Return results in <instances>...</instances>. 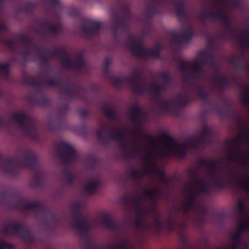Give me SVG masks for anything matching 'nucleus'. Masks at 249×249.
Instances as JSON below:
<instances>
[{"instance_id": "47", "label": "nucleus", "mask_w": 249, "mask_h": 249, "mask_svg": "<svg viewBox=\"0 0 249 249\" xmlns=\"http://www.w3.org/2000/svg\"><path fill=\"white\" fill-rule=\"evenodd\" d=\"M5 242L0 241V249H4Z\"/></svg>"}, {"instance_id": "19", "label": "nucleus", "mask_w": 249, "mask_h": 249, "mask_svg": "<svg viewBox=\"0 0 249 249\" xmlns=\"http://www.w3.org/2000/svg\"><path fill=\"white\" fill-rule=\"evenodd\" d=\"M224 171L227 174V178L230 183L238 182V177L231 167L229 166L224 169Z\"/></svg>"}, {"instance_id": "48", "label": "nucleus", "mask_w": 249, "mask_h": 249, "mask_svg": "<svg viewBox=\"0 0 249 249\" xmlns=\"http://www.w3.org/2000/svg\"><path fill=\"white\" fill-rule=\"evenodd\" d=\"M195 65H197L198 64H199V63H201V61H200L198 59H197L195 61Z\"/></svg>"}, {"instance_id": "27", "label": "nucleus", "mask_w": 249, "mask_h": 249, "mask_svg": "<svg viewBox=\"0 0 249 249\" xmlns=\"http://www.w3.org/2000/svg\"><path fill=\"white\" fill-rule=\"evenodd\" d=\"M95 133L99 138H106L110 135V134L108 133L107 128L106 126H103L98 128L95 131Z\"/></svg>"}, {"instance_id": "38", "label": "nucleus", "mask_w": 249, "mask_h": 249, "mask_svg": "<svg viewBox=\"0 0 249 249\" xmlns=\"http://www.w3.org/2000/svg\"><path fill=\"white\" fill-rule=\"evenodd\" d=\"M135 226L137 229H140L143 226V219L141 217H137L134 223Z\"/></svg>"}, {"instance_id": "7", "label": "nucleus", "mask_w": 249, "mask_h": 249, "mask_svg": "<svg viewBox=\"0 0 249 249\" xmlns=\"http://www.w3.org/2000/svg\"><path fill=\"white\" fill-rule=\"evenodd\" d=\"M243 231L238 227L235 234L231 236L232 244L230 246L222 247L220 249H249V243L243 238Z\"/></svg>"}, {"instance_id": "33", "label": "nucleus", "mask_w": 249, "mask_h": 249, "mask_svg": "<svg viewBox=\"0 0 249 249\" xmlns=\"http://www.w3.org/2000/svg\"><path fill=\"white\" fill-rule=\"evenodd\" d=\"M143 194L144 196L149 197L152 201H154L155 196L154 190H145L143 191Z\"/></svg>"}, {"instance_id": "49", "label": "nucleus", "mask_w": 249, "mask_h": 249, "mask_svg": "<svg viewBox=\"0 0 249 249\" xmlns=\"http://www.w3.org/2000/svg\"><path fill=\"white\" fill-rule=\"evenodd\" d=\"M52 216H53V218H54L55 219H57V217H56V215H55V214H52Z\"/></svg>"}, {"instance_id": "32", "label": "nucleus", "mask_w": 249, "mask_h": 249, "mask_svg": "<svg viewBox=\"0 0 249 249\" xmlns=\"http://www.w3.org/2000/svg\"><path fill=\"white\" fill-rule=\"evenodd\" d=\"M237 208L238 211L243 214H245L246 211V207L242 201H239L237 203Z\"/></svg>"}, {"instance_id": "12", "label": "nucleus", "mask_w": 249, "mask_h": 249, "mask_svg": "<svg viewBox=\"0 0 249 249\" xmlns=\"http://www.w3.org/2000/svg\"><path fill=\"white\" fill-rule=\"evenodd\" d=\"M102 224L108 229L112 230L115 232H118L120 229V227L118 223L113 220L112 217L107 214H106L102 220Z\"/></svg>"}, {"instance_id": "5", "label": "nucleus", "mask_w": 249, "mask_h": 249, "mask_svg": "<svg viewBox=\"0 0 249 249\" xmlns=\"http://www.w3.org/2000/svg\"><path fill=\"white\" fill-rule=\"evenodd\" d=\"M14 207L15 208H20L22 210H33L37 214L44 213L46 210V207L40 202L30 203L28 200L22 198L19 199Z\"/></svg>"}, {"instance_id": "46", "label": "nucleus", "mask_w": 249, "mask_h": 249, "mask_svg": "<svg viewBox=\"0 0 249 249\" xmlns=\"http://www.w3.org/2000/svg\"><path fill=\"white\" fill-rule=\"evenodd\" d=\"M112 80L113 83L115 85L118 84L119 83V82L121 81V79L117 77H112Z\"/></svg>"}, {"instance_id": "29", "label": "nucleus", "mask_w": 249, "mask_h": 249, "mask_svg": "<svg viewBox=\"0 0 249 249\" xmlns=\"http://www.w3.org/2000/svg\"><path fill=\"white\" fill-rule=\"evenodd\" d=\"M128 243L126 241H120L116 245H111V249H127Z\"/></svg>"}, {"instance_id": "28", "label": "nucleus", "mask_w": 249, "mask_h": 249, "mask_svg": "<svg viewBox=\"0 0 249 249\" xmlns=\"http://www.w3.org/2000/svg\"><path fill=\"white\" fill-rule=\"evenodd\" d=\"M235 140H249V130H239Z\"/></svg>"}, {"instance_id": "45", "label": "nucleus", "mask_w": 249, "mask_h": 249, "mask_svg": "<svg viewBox=\"0 0 249 249\" xmlns=\"http://www.w3.org/2000/svg\"><path fill=\"white\" fill-rule=\"evenodd\" d=\"M5 248L6 249H14V247L12 245H11L8 243L5 242V245H4V249Z\"/></svg>"}, {"instance_id": "53", "label": "nucleus", "mask_w": 249, "mask_h": 249, "mask_svg": "<svg viewBox=\"0 0 249 249\" xmlns=\"http://www.w3.org/2000/svg\"><path fill=\"white\" fill-rule=\"evenodd\" d=\"M187 142H192V141H187Z\"/></svg>"}, {"instance_id": "31", "label": "nucleus", "mask_w": 249, "mask_h": 249, "mask_svg": "<svg viewBox=\"0 0 249 249\" xmlns=\"http://www.w3.org/2000/svg\"><path fill=\"white\" fill-rule=\"evenodd\" d=\"M199 192L200 194H209L212 192V190L206 185L205 181L200 185Z\"/></svg>"}, {"instance_id": "42", "label": "nucleus", "mask_w": 249, "mask_h": 249, "mask_svg": "<svg viewBox=\"0 0 249 249\" xmlns=\"http://www.w3.org/2000/svg\"><path fill=\"white\" fill-rule=\"evenodd\" d=\"M239 227L243 231H249V223H248L245 221Z\"/></svg>"}, {"instance_id": "2", "label": "nucleus", "mask_w": 249, "mask_h": 249, "mask_svg": "<svg viewBox=\"0 0 249 249\" xmlns=\"http://www.w3.org/2000/svg\"><path fill=\"white\" fill-rule=\"evenodd\" d=\"M117 142H119L120 147L125 158L127 159L136 158L141 155L142 150L139 146L131 148L127 144L128 141ZM150 142H157V141ZM163 142H165L164 146L159 149L157 151V154L159 157L166 158L172 155L178 158L183 159L186 157L187 154L186 148L183 145L177 144V142L178 141Z\"/></svg>"}, {"instance_id": "44", "label": "nucleus", "mask_w": 249, "mask_h": 249, "mask_svg": "<svg viewBox=\"0 0 249 249\" xmlns=\"http://www.w3.org/2000/svg\"><path fill=\"white\" fill-rule=\"evenodd\" d=\"M167 226L169 229L171 231L173 230L174 228V224L173 220L170 218L167 221Z\"/></svg>"}, {"instance_id": "26", "label": "nucleus", "mask_w": 249, "mask_h": 249, "mask_svg": "<svg viewBox=\"0 0 249 249\" xmlns=\"http://www.w3.org/2000/svg\"><path fill=\"white\" fill-rule=\"evenodd\" d=\"M86 162L91 169H94L97 164V159L92 155H88L86 158Z\"/></svg>"}, {"instance_id": "22", "label": "nucleus", "mask_w": 249, "mask_h": 249, "mask_svg": "<svg viewBox=\"0 0 249 249\" xmlns=\"http://www.w3.org/2000/svg\"><path fill=\"white\" fill-rule=\"evenodd\" d=\"M241 101L249 106V86H244L241 92Z\"/></svg>"}, {"instance_id": "11", "label": "nucleus", "mask_w": 249, "mask_h": 249, "mask_svg": "<svg viewBox=\"0 0 249 249\" xmlns=\"http://www.w3.org/2000/svg\"><path fill=\"white\" fill-rule=\"evenodd\" d=\"M236 157V160L241 165H246L247 164V160L245 158V155L243 150L232 151L226 156V159L229 160H233Z\"/></svg>"}, {"instance_id": "23", "label": "nucleus", "mask_w": 249, "mask_h": 249, "mask_svg": "<svg viewBox=\"0 0 249 249\" xmlns=\"http://www.w3.org/2000/svg\"><path fill=\"white\" fill-rule=\"evenodd\" d=\"M147 171V168L142 172H141L138 169H133L130 171L129 173V175L130 177L132 178L134 180H136L141 178Z\"/></svg>"}, {"instance_id": "17", "label": "nucleus", "mask_w": 249, "mask_h": 249, "mask_svg": "<svg viewBox=\"0 0 249 249\" xmlns=\"http://www.w3.org/2000/svg\"><path fill=\"white\" fill-rule=\"evenodd\" d=\"M147 170L148 171L152 170L154 174L158 175L162 182L167 183V180L164 171L160 170L159 167H156L152 162H150L148 164Z\"/></svg>"}, {"instance_id": "34", "label": "nucleus", "mask_w": 249, "mask_h": 249, "mask_svg": "<svg viewBox=\"0 0 249 249\" xmlns=\"http://www.w3.org/2000/svg\"><path fill=\"white\" fill-rule=\"evenodd\" d=\"M154 226L155 228L159 232H160L161 231L162 226L159 216L155 218L154 222Z\"/></svg>"}, {"instance_id": "4", "label": "nucleus", "mask_w": 249, "mask_h": 249, "mask_svg": "<svg viewBox=\"0 0 249 249\" xmlns=\"http://www.w3.org/2000/svg\"><path fill=\"white\" fill-rule=\"evenodd\" d=\"M61 142L57 146L56 151L65 165H69L72 161H76L78 155L75 149L65 141Z\"/></svg>"}, {"instance_id": "43", "label": "nucleus", "mask_w": 249, "mask_h": 249, "mask_svg": "<svg viewBox=\"0 0 249 249\" xmlns=\"http://www.w3.org/2000/svg\"><path fill=\"white\" fill-rule=\"evenodd\" d=\"M151 151H146L143 155V158L146 160H150L151 158Z\"/></svg>"}, {"instance_id": "50", "label": "nucleus", "mask_w": 249, "mask_h": 249, "mask_svg": "<svg viewBox=\"0 0 249 249\" xmlns=\"http://www.w3.org/2000/svg\"><path fill=\"white\" fill-rule=\"evenodd\" d=\"M246 156L249 157V152L246 154Z\"/></svg>"}, {"instance_id": "51", "label": "nucleus", "mask_w": 249, "mask_h": 249, "mask_svg": "<svg viewBox=\"0 0 249 249\" xmlns=\"http://www.w3.org/2000/svg\"><path fill=\"white\" fill-rule=\"evenodd\" d=\"M149 54H150V55H154V53H152V52H149Z\"/></svg>"}, {"instance_id": "39", "label": "nucleus", "mask_w": 249, "mask_h": 249, "mask_svg": "<svg viewBox=\"0 0 249 249\" xmlns=\"http://www.w3.org/2000/svg\"><path fill=\"white\" fill-rule=\"evenodd\" d=\"M9 66L6 63L0 64V72H7L9 71Z\"/></svg>"}, {"instance_id": "36", "label": "nucleus", "mask_w": 249, "mask_h": 249, "mask_svg": "<svg viewBox=\"0 0 249 249\" xmlns=\"http://www.w3.org/2000/svg\"><path fill=\"white\" fill-rule=\"evenodd\" d=\"M66 178L69 183H71L74 180V177L71 172L67 170L66 171Z\"/></svg>"}, {"instance_id": "20", "label": "nucleus", "mask_w": 249, "mask_h": 249, "mask_svg": "<svg viewBox=\"0 0 249 249\" xmlns=\"http://www.w3.org/2000/svg\"><path fill=\"white\" fill-rule=\"evenodd\" d=\"M26 114L23 111H18L13 113L10 116L12 121L22 123L26 118Z\"/></svg>"}, {"instance_id": "6", "label": "nucleus", "mask_w": 249, "mask_h": 249, "mask_svg": "<svg viewBox=\"0 0 249 249\" xmlns=\"http://www.w3.org/2000/svg\"><path fill=\"white\" fill-rule=\"evenodd\" d=\"M222 163V161L219 160H214L210 164L212 167V170L209 174V177L211 179L213 186L217 189H222L225 187V183L223 178L219 176H217L216 171L218 166Z\"/></svg>"}, {"instance_id": "41", "label": "nucleus", "mask_w": 249, "mask_h": 249, "mask_svg": "<svg viewBox=\"0 0 249 249\" xmlns=\"http://www.w3.org/2000/svg\"><path fill=\"white\" fill-rule=\"evenodd\" d=\"M154 191H155L154 199L156 197L159 198L160 197H161L162 196L163 194L161 192L160 187H158V188L154 189Z\"/></svg>"}, {"instance_id": "1", "label": "nucleus", "mask_w": 249, "mask_h": 249, "mask_svg": "<svg viewBox=\"0 0 249 249\" xmlns=\"http://www.w3.org/2000/svg\"><path fill=\"white\" fill-rule=\"evenodd\" d=\"M22 161L14 156L5 159L0 154V163L2 164L5 173L15 176L24 167L29 169L33 173L32 183L34 186H42L46 181V176L38 166V162L35 152L31 150L24 151L22 154Z\"/></svg>"}, {"instance_id": "30", "label": "nucleus", "mask_w": 249, "mask_h": 249, "mask_svg": "<svg viewBox=\"0 0 249 249\" xmlns=\"http://www.w3.org/2000/svg\"><path fill=\"white\" fill-rule=\"evenodd\" d=\"M142 117V112L140 108H136L133 111L131 118V120L134 122L136 123V120L137 119H140Z\"/></svg>"}, {"instance_id": "8", "label": "nucleus", "mask_w": 249, "mask_h": 249, "mask_svg": "<svg viewBox=\"0 0 249 249\" xmlns=\"http://www.w3.org/2000/svg\"><path fill=\"white\" fill-rule=\"evenodd\" d=\"M115 136L118 138H124L126 136H132V138L140 140H153L154 137L152 133L143 130H139L134 132H126L124 129L118 130Z\"/></svg>"}, {"instance_id": "9", "label": "nucleus", "mask_w": 249, "mask_h": 249, "mask_svg": "<svg viewBox=\"0 0 249 249\" xmlns=\"http://www.w3.org/2000/svg\"><path fill=\"white\" fill-rule=\"evenodd\" d=\"M188 187L190 190V194L187 198V203L184 204L182 206L184 213H188L192 208H196L199 205L196 201V197L193 193V185L191 184H189Z\"/></svg>"}, {"instance_id": "18", "label": "nucleus", "mask_w": 249, "mask_h": 249, "mask_svg": "<svg viewBox=\"0 0 249 249\" xmlns=\"http://www.w3.org/2000/svg\"><path fill=\"white\" fill-rule=\"evenodd\" d=\"M100 181L98 179L91 180L85 185L84 190L88 194H95L100 185Z\"/></svg>"}, {"instance_id": "21", "label": "nucleus", "mask_w": 249, "mask_h": 249, "mask_svg": "<svg viewBox=\"0 0 249 249\" xmlns=\"http://www.w3.org/2000/svg\"><path fill=\"white\" fill-rule=\"evenodd\" d=\"M188 174L191 180L194 181L196 184L200 186L201 184H202L203 183L205 182L204 180L198 177V172L197 170L193 171L190 170L188 171Z\"/></svg>"}, {"instance_id": "25", "label": "nucleus", "mask_w": 249, "mask_h": 249, "mask_svg": "<svg viewBox=\"0 0 249 249\" xmlns=\"http://www.w3.org/2000/svg\"><path fill=\"white\" fill-rule=\"evenodd\" d=\"M100 26V24L97 22H88L85 26L82 27L84 33L88 34L93 32Z\"/></svg>"}, {"instance_id": "3", "label": "nucleus", "mask_w": 249, "mask_h": 249, "mask_svg": "<svg viewBox=\"0 0 249 249\" xmlns=\"http://www.w3.org/2000/svg\"><path fill=\"white\" fill-rule=\"evenodd\" d=\"M2 232L5 235H18L24 241L29 242L32 240L31 233L23 223H17L13 220L4 224Z\"/></svg>"}, {"instance_id": "16", "label": "nucleus", "mask_w": 249, "mask_h": 249, "mask_svg": "<svg viewBox=\"0 0 249 249\" xmlns=\"http://www.w3.org/2000/svg\"><path fill=\"white\" fill-rule=\"evenodd\" d=\"M197 208V215L196 218V222L199 225L204 223L208 213V209L205 206L200 205L196 207Z\"/></svg>"}, {"instance_id": "15", "label": "nucleus", "mask_w": 249, "mask_h": 249, "mask_svg": "<svg viewBox=\"0 0 249 249\" xmlns=\"http://www.w3.org/2000/svg\"><path fill=\"white\" fill-rule=\"evenodd\" d=\"M179 106V103L178 100L175 99H171L164 102L162 105L164 109L169 111L172 114L175 113V110L178 108Z\"/></svg>"}, {"instance_id": "24", "label": "nucleus", "mask_w": 249, "mask_h": 249, "mask_svg": "<svg viewBox=\"0 0 249 249\" xmlns=\"http://www.w3.org/2000/svg\"><path fill=\"white\" fill-rule=\"evenodd\" d=\"M156 139L158 140H173L175 138L170 133L166 131H160L157 134Z\"/></svg>"}, {"instance_id": "14", "label": "nucleus", "mask_w": 249, "mask_h": 249, "mask_svg": "<svg viewBox=\"0 0 249 249\" xmlns=\"http://www.w3.org/2000/svg\"><path fill=\"white\" fill-rule=\"evenodd\" d=\"M126 47L130 52L137 55H141V52L144 51L140 43L136 39L130 40L127 44Z\"/></svg>"}, {"instance_id": "37", "label": "nucleus", "mask_w": 249, "mask_h": 249, "mask_svg": "<svg viewBox=\"0 0 249 249\" xmlns=\"http://www.w3.org/2000/svg\"><path fill=\"white\" fill-rule=\"evenodd\" d=\"M210 162L208 160L201 158L198 160V165L199 167L202 166H210Z\"/></svg>"}, {"instance_id": "52", "label": "nucleus", "mask_w": 249, "mask_h": 249, "mask_svg": "<svg viewBox=\"0 0 249 249\" xmlns=\"http://www.w3.org/2000/svg\"><path fill=\"white\" fill-rule=\"evenodd\" d=\"M150 211H151V212H153V209H150Z\"/></svg>"}, {"instance_id": "40", "label": "nucleus", "mask_w": 249, "mask_h": 249, "mask_svg": "<svg viewBox=\"0 0 249 249\" xmlns=\"http://www.w3.org/2000/svg\"><path fill=\"white\" fill-rule=\"evenodd\" d=\"M135 211L138 216L137 217H141L142 219L143 216L144 215V213L141 207L136 208L135 209Z\"/></svg>"}, {"instance_id": "35", "label": "nucleus", "mask_w": 249, "mask_h": 249, "mask_svg": "<svg viewBox=\"0 0 249 249\" xmlns=\"http://www.w3.org/2000/svg\"><path fill=\"white\" fill-rule=\"evenodd\" d=\"M213 133V130L210 128L205 127L201 131V135L203 137H208Z\"/></svg>"}, {"instance_id": "13", "label": "nucleus", "mask_w": 249, "mask_h": 249, "mask_svg": "<svg viewBox=\"0 0 249 249\" xmlns=\"http://www.w3.org/2000/svg\"><path fill=\"white\" fill-rule=\"evenodd\" d=\"M62 65L65 68L79 67L84 64V61L82 57L77 60H73L68 56H65L62 59Z\"/></svg>"}, {"instance_id": "10", "label": "nucleus", "mask_w": 249, "mask_h": 249, "mask_svg": "<svg viewBox=\"0 0 249 249\" xmlns=\"http://www.w3.org/2000/svg\"><path fill=\"white\" fill-rule=\"evenodd\" d=\"M121 201L125 206H128L133 203L134 208L141 207V196H135L131 194L124 195L120 198Z\"/></svg>"}]
</instances>
